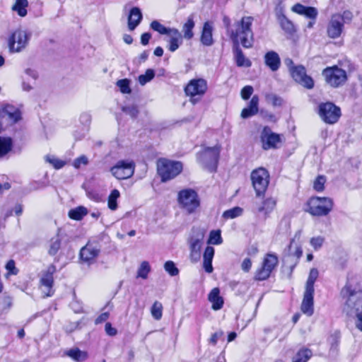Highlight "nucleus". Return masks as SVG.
Returning <instances> with one entry per match:
<instances>
[{
	"label": "nucleus",
	"instance_id": "1",
	"mask_svg": "<svg viewBox=\"0 0 362 362\" xmlns=\"http://www.w3.org/2000/svg\"><path fill=\"white\" fill-rule=\"evenodd\" d=\"M344 300V311L349 317L362 311V285L356 276L349 277L341 291Z\"/></svg>",
	"mask_w": 362,
	"mask_h": 362
},
{
	"label": "nucleus",
	"instance_id": "2",
	"mask_svg": "<svg viewBox=\"0 0 362 362\" xmlns=\"http://www.w3.org/2000/svg\"><path fill=\"white\" fill-rule=\"evenodd\" d=\"M254 18L252 16H243L235 23V28L231 30L230 37L234 44L239 42L245 48H251L254 44V33L252 25Z\"/></svg>",
	"mask_w": 362,
	"mask_h": 362
},
{
	"label": "nucleus",
	"instance_id": "3",
	"mask_svg": "<svg viewBox=\"0 0 362 362\" xmlns=\"http://www.w3.org/2000/svg\"><path fill=\"white\" fill-rule=\"evenodd\" d=\"M333 205L329 197H313L308 201L305 211L314 216H324L332 210Z\"/></svg>",
	"mask_w": 362,
	"mask_h": 362
},
{
	"label": "nucleus",
	"instance_id": "4",
	"mask_svg": "<svg viewBox=\"0 0 362 362\" xmlns=\"http://www.w3.org/2000/svg\"><path fill=\"white\" fill-rule=\"evenodd\" d=\"M208 89L207 81L202 78L191 79L184 88L185 95L189 98V102L195 105L205 95Z\"/></svg>",
	"mask_w": 362,
	"mask_h": 362
},
{
	"label": "nucleus",
	"instance_id": "5",
	"mask_svg": "<svg viewBox=\"0 0 362 362\" xmlns=\"http://www.w3.org/2000/svg\"><path fill=\"white\" fill-rule=\"evenodd\" d=\"M157 170L163 182L173 179L182 170V164L179 161H173L165 158L159 159Z\"/></svg>",
	"mask_w": 362,
	"mask_h": 362
},
{
	"label": "nucleus",
	"instance_id": "6",
	"mask_svg": "<svg viewBox=\"0 0 362 362\" xmlns=\"http://www.w3.org/2000/svg\"><path fill=\"white\" fill-rule=\"evenodd\" d=\"M178 203L188 214H193L200 206L198 194L194 189H185L178 193Z\"/></svg>",
	"mask_w": 362,
	"mask_h": 362
},
{
	"label": "nucleus",
	"instance_id": "7",
	"mask_svg": "<svg viewBox=\"0 0 362 362\" xmlns=\"http://www.w3.org/2000/svg\"><path fill=\"white\" fill-rule=\"evenodd\" d=\"M221 147L215 146L208 147L197 154V160L202 166L210 171H214L217 167Z\"/></svg>",
	"mask_w": 362,
	"mask_h": 362
},
{
	"label": "nucleus",
	"instance_id": "8",
	"mask_svg": "<svg viewBox=\"0 0 362 362\" xmlns=\"http://www.w3.org/2000/svg\"><path fill=\"white\" fill-rule=\"evenodd\" d=\"M30 34L25 30L18 29L8 38V47L11 52H21L28 45Z\"/></svg>",
	"mask_w": 362,
	"mask_h": 362
},
{
	"label": "nucleus",
	"instance_id": "9",
	"mask_svg": "<svg viewBox=\"0 0 362 362\" xmlns=\"http://www.w3.org/2000/svg\"><path fill=\"white\" fill-rule=\"evenodd\" d=\"M251 180L256 195H263L269 183V174L264 168H257L251 173Z\"/></svg>",
	"mask_w": 362,
	"mask_h": 362
},
{
	"label": "nucleus",
	"instance_id": "10",
	"mask_svg": "<svg viewBox=\"0 0 362 362\" xmlns=\"http://www.w3.org/2000/svg\"><path fill=\"white\" fill-rule=\"evenodd\" d=\"M318 114L323 122L329 124L337 122L341 115L340 108L330 102L320 104Z\"/></svg>",
	"mask_w": 362,
	"mask_h": 362
},
{
	"label": "nucleus",
	"instance_id": "11",
	"mask_svg": "<svg viewBox=\"0 0 362 362\" xmlns=\"http://www.w3.org/2000/svg\"><path fill=\"white\" fill-rule=\"evenodd\" d=\"M325 81L332 87L337 88L343 85L346 79V72L337 66L327 67L322 71Z\"/></svg>",
	"mask_w": 362,
	"mask_h": 362
},
{
	"label": "nucleus",
	"instance_id": "12",
	"mask_svg": "<svg viewBox=\"0 0 362 362\" xmlns=\"http://www.w3.org/2000/svg\"><path fill=\"white\" fill-rule=\"evenodd\" d=\"M135 164L132 160H119L110 168L112 175L118 180L131 177L134 173Z\"/></svg>",
	"mask_w": 362,
	"mask_h": 362
},
{
	"label": "nucleus",
	"instance_id": "13",
	"mask_svg": "<svg viewBox=\"0 0 362 362\" xmlns=\"http://www.w3.org/2000/svg\"><path fill=\"white\" fill-rule=\"evenodd\" d=\"M278 257L274 254H267L264 258L261 268L255 272V279L258 281H263L269 278L272 270L278 264Z\"/></svg>",
	"mask_w": 362,
	"mask_h": 362
},
{
	"label": "nucleus",
	"instance_id": "14",
	"mask_svg": "<svg viewBox=\"0 0 362 362\" xmlns=\"http://www.w3.org/2000/svg\"><path fill=\"white\" fill-rule=\"evenodd\" d=\"M260 141L264 150L276 148L281 143V136L273 132L269 127H264L260 134Z\"/></svg>",
	"mask_w": 362,
	"mask_h": 362
},
{
	"label": "nucleus",
	"instance_id": "15",
	"mask_svg": "<svg viewBox=\"0 0 362 362\" xmlns=\"http://www.w3.org/2000/svg\"><path fill=\"white\" fill-rule=\"evenodd\" d=\"M56 267L54 264H50L46 269L42 272L40 278V286L45 297L52 296L54 294L53 284L54 278L53 274L56 272Z\"/></svg>",
	"mask_w": 362,
	"mask_h": 362
},
{
	"label": "nucleus",
	"instance_id": "16",
	"mask_svg": "<svg viewBox=\"0 0 362 362\" xmlns=\"http://www.w3.org/2000/svg\"><path fill=\"white\" fill-rule=\"evenodd\" d=\"M293 78L303 87L311 89L314 86L313 78L306 74L305 69L301 65L293 66L290 69Z\"/></svg>",
	"mask_w": 362,
	"mask_h": 362
},
{
	"label": "nucleus",
	"instance_id": "17",
	"mask_svg": "<svg viewBox=\"0 0 362 362\" xmlns=\"http://www.w3.org/2000/svg\"><path fill=\"white\" fill-rule=\"evenodd\" d=\"M343 29V16L339 13L332 15L327 28V35L333 39L337 38L341 35Z\"/></svg>",
	"mask_w": 362,
	"mask_h": 362
},
{
	"label": "nucleus",
	"instance_id": "18",
	"mask_svg": "<svg viewBox=\"0 0 362 362\" xmlns=\"http://www.w3.org/2000/svg\"><path fill=\"white\" fill-rule=\"evenodd\" d=\"M100 253L97 244L88 243L80 251L81 259L88 264H93Z\"/></svg>",
	"mask_w": 362,
	"mask_h": 362
},
{
	"label": "nucleus",
	"instance_id": "19",
	"mask_svg": "<svg viewBox=\"0 0 362 362\" xmlns=\"http://www.w3.org/2000/svg\"><path fill=\"white\" fill-rule=\"evenodd\" d=\"M276 206V200L273 197H267L261 202H255L254 211L263 214L264 218L269 217Z\"/></svg>",
	"mask_w": 362,
	"mask_h": 362
},
{
	"label": "nucleus",
	"instance_id": "20",
	"mask_svg": "<svg viewBox=\"0 0 362 362\" xmlns=\"http://www.w3.org/2000/svg\"><path fill=\"white\" fill-rule=\"evenodd\" d=\"M0 116L10 124H15L21 119L20 110L11 105H6L0 110Z\"/></svg>",
	"mask_w": 362,
	"mask_h": 362
},
{
	"label": "nucleus",
	"instance_id": "21",
	"mask_svg": "<svg viewBox=\"0 0 362 362\" xmlns=\"http://www.w3.org/2000/svg\"><path fill=\"white\" fill-rule=\"evenodd\" d=\"M204 233L201 230H197L194 235L189 239V246L192 255L199 256L200 250L202 248Z\"/></svg>",
	"mask_w": 362,
	"mask_h": 362
},
{
	"label": "nucleus",
	"instance_id": "22",
	"mask_svg": "<svg viewBox=\"0 0 362 362\" xmlns=\"http://www.w3.org/2000/svg\"><path fill=\"white\" fill-rule=\"evenodd\" d=\"M170 39L168 40V50L173 52L176 51L182 44V35L181 33L176 28H173L168 34Z\"/></svg>",
	"mask_w": 362,
	"mask_h": 362
},
{
	"label": "nucleus",
	"instance_id": "23",
	"mask_svg": "<svg viewBox=\"0 0 362 362\" xmlns=\"http://www.w3.org/2000/svg\"><path fill=\"white\" fill-rule=\"evenodd\" d=\"M313 294L314 291L305 290L301 310L308 316H311L313 314Z\"/></svg>",
	"mask_w": 362,
	"mask_h": 362
},
{
	"label": "nucleus",
	"instance_id": "24",
	"mask_svg": "<svg viewBox=\"0 0 362 362\" xmlns=\"http://www.w3.org/2000/svg\"><path fill=\"white\" fill-rule=\"evenodd\" d=\"M292 11L307 18L315 20L317 16V10L315 7L305 6L300 4H296L292 7Z\"/></svg>",
	"mask_w": 362,
	"mask_h": 362
},
{
	"label": "nucleus",
	"instance_id": "25",
	"mask_svg": "<svg viewBox=\"0 0 362 362\" xmlns=\"http://www.w3.org/2000/svg\"><path fill=\"white\" fill-rule=\"evenodd\" d=\"M259 98L257 95H253L250 100L248 106L244 108L240 114L243 119H247L255 115L258 112Z\"/></svg>",
	"mask_w": 362,
	"mask_h": 362
},
{
	"label": "nucleus",
	"instance_id": "26",
	"mask_svg": "<svg viewBox=\"0 0 362 362\" xmlns=\"http://www.w3.org/2000/svg\"><path fill=\"white\" fill-rule=\"evenodd\" d=\"M265 64L273 71L279 69L281 59L279 54L274 51H269L264 55Z\"/></svg>",
	"mask_w": 362,
	"mask_h": 362
},
{
	"label": "nucleus",
	"instance_id": "27",
	"mask_svg": "<svg viewBox=\"0 0 362 362\" xmlns=\"http://www.w3.org/2000/svg\"><path fill=\"white\" fill-rule=\"evenodd\" d=\"M142 19V13L139 8L134 7L130 10L128 17V28L134 30L140 23Z\"/></svg>",
	"mask_w": 362,
	"mask_h": 362
},
{
	"label": "nucleus",
	"instance_id": "28",
	"mask_svg": "<svg viewBox=\"0 0 362 362\" xmlns=\"http://www.w3.org/2000/svg\"><path fill=\"white\" fill-rule=\"evenodd\" d=\"M213 25L212 23L207 21L203 25V29L201 35V42L205 46H211L214 43L213 40Z\"/></svg>",
	"mask_w": 362,
	"mask_h": 362
},
{
	"label": "nucleus",
	"instance_id": "29",
	"mask_svg": "<svg viewBox=\"0 0 362 362\" xmlns=\"http://www.w3.org/2000/svg\"><path fill=\"white\" fill-rule=\"evenodd\" d=\"M208 300L211 303V308L214 310H218L223 305V299L220 296V290L218 288H214L208 296Z\"/></svg>",
	"mask_w": 362,
	"mask_h": 362
},
{
	"label": "nucleus",
	"instance_id": "30",
	"mask_svg": "<svg viewBox=\"0 0 362 362\" xmlns=\"http://www.w3.org/2000/svg\"><path fill=\"white\" fill-rule=\"evenodd\" d=\"M63 356L69 357L75 362L85 361L88 357L86 351H81L77 347L64 351Z\"/></svg>",
	"mask_w": 362,
	"mask_h": 362
},
{
	"label": "nucleus",
	"instance_id": "31",
	"mask_svg": "<svg viewBox=\"0 0 362 362\" xmlns=\"http://www.w3.org/2000/svg\"><path fill=\"white\" fill-rule=\"evenodd\" d=\"M214 256V248L211 246H207L203 255V266L207 273L213 272L212 259Z\"/></svg>",
	"mask_w": 362,
	"mask_h": 362
},
{
	"label": "nucleus",
	"instance_id": "32",
	"mask_svg": "<svg viewBox=\"0 0 362 362\" xmlns=\"http://www.w3.org/2000/svg\"><path fill=\"white\" fill-rule=\"evenodd\" d=\"M195 23L192 17H189L187 21L182 26V31L183 33L182 37L190 40L194 36L193 28H194Z\"/></svg>",
	"mask_w": 362,
	"mask_h": 362
},
{
	"label": "nucleus",
	"instance_id": "33",
	"mask_svg": "<svg viewBox=\"0 0 362 362\" xmlns=\"http://www.w3.org/2000/svg\"><path fill=\"white\" fill-rule=\"evenodd\" d=\"M87 214H88V209L83 206H78V207L71 209L69 211V217L73 220L80 221Z\"/></svg>",
	"mask_w": 362,
	"mask_h": 362
},
{
	"label": "nucleus",
	"instance_id": "34",
	"mask_svg": "<svg viewBox=\"0 0 362 362\" xmlns=\"http://www.w3.org/2000/svg\"><path fill=\"white\" fill-rule=\"evenodd\" d=\"M62 238L59 234L52 238L49 242L48 253L50 255H55L61 247Z\"/></svg>",
	"mask_w": 362,
	"mask_h": 362
},
{
	"label": "nucleus",
	"instance_id": "35",
	"mask_svg": "<svg viewBox=\"0 0 362 362\" xmlns=\"http://www.w3.org/2000/svg\"><path fill=\"white\" fill-rule=\"evenodd\" d=\"M28 6V0H16V3L12 7V9L16 11L20 16L24 17L27 15Z\"/></svg>",
	"mask_w": 362,
	"mask_h": 362
},
{
	"label": "nucleus",
	"instance_id": "36",
	"mask_svg": "<svg viewBox=\"0 0 362 362\" xmlns=\"http://www.w3.org/2000/svg\"><path fill=\"white\" fill-rule=\"evenodd\" d=\"M12 147V140L10 137L0 136V157L7 154Z\"/></svg>",
	"mask_w": 362,
	"mask_h": 362
},
{
	"label": "nucleus",
	"instance_id": "37",
	"mask_svg": "<svg viewBox=\"0 0 362 362\" xmlns=\"http://www.w3.org/2000/svg\"><path fill=\"white\" fill-rule=\"evenodd\" d=\"M318 275L319 272L316 268L310 269L305 285V291H314V284L317 279Z\"/></svg>",
	"mask_w": 362,
	"mask_h": 362
},
{
	"label": "nucleus",
	"instance_id": "38",
	"mask_svg": "<svg viewBox=\"0 0 362 362\" xmlns=\"http://www.w3.org/2000/svg\"><path fill=\"white\" fill-rule=\"evenodd\" d=\"M312 356V351L309 349H302L296 354L293 362H307Z\"/></svg>",
	"mask_w": 362,
	"mask_h": 362
},
{
	"label": "nucleus",
	"instance_id": "39",
	"mask_svg": "<svg viewBox=\"0 0 362 362\" xmlns=\"http://www.w3.org/2000/svg\"><path fill=\"white\" fill-rule=\"evenodd\" d=\"M119 196L120 193L119 190L115 189L111 191L107 200V206L110 210L115 211L117 209V200Z\"/></svg>",
	"mask_w": 362,
	"mask_h": 362
},
{
	"label": "nucleus",
	"instance_id": "40",
	"mask_svg": "<svg viewBox=\"0 0 362 362\" xmlns=\"http://www.w3.org/2000/svg\"><path fill=\"white\" fill-rule=\"evenodd\" d=\"M235 59L238 66L249 67L251 66V62L245 58L242 50L239 48H237L235 51Z\"/></svg>",
	"mask_w": 362,
	"mask_h": 362
},
{
	"label": "nucleus",
	"instance_id": "41",
	"mask_svg": "<svg viewBox=\"0 0 362 362\" xmlns=\"http://www.w3.org/2000/svg\"><path fill=\"white\" fill-rule=\"evenodd\" d=\"M150 27L152 30L159 33L161 35H168L173 29L171 28H166L158 21H153L151 23Z\"/></svg>",
	"mask_w": 362,
	"mask_h": 362
},
{
	"label": "nucleus",
	"instance_id": "42",
	"mask_svg": "<svg viewBox=\"0 0 362 362\" xmlns=\"http://www.w3.org/2000/svg\"><path fill=\"white\" fill-rule=\"evenodd\" d=\"M151 313L155 320H160L163 315L162 304L158 301L154 302L151 309Z\"/></svg>",
	"mask_w": 362,
	"mask_h": 362
},
{
	"label": "nucleus",
	"instance_id": "43",
	"mask_svg": "<svg viewBox=\"0 0 362 362\" xmlns=\"http://www.w3.org/2000/svg\"><path fill=\"white\" fill-rule=\"evenodd\" d=\"M151 270L150 265L148 262L144 261L141 262L140 267L137 270V278H142L146 279L148 277V274Z\"/></svg>",
	"mask_w": 362,
	"mask_h": 362
},
{
	"label": "nucleus",
	"instance_id": "44",
	"mask_svg": "<svg viewBox=\"0 0 362 362\" xmlns=\"http://www.w3.org/2000/svg\"><path fill=\"white\" fill-rule=\"evenodd\" d=\"M340 337L341 336L339 332H335L330 336L329 339L330 344V351L337 352L340 341Z\"/></svg>",
	"mask_w": 362,
	"mask_h": 362
},
{
	"label": "nucleus",
	"instance_id": "45",
	"mask_svg": "<svg viewBox=\"0 0 362 362\" xmlns=\"http://www.w3.org/2000/svg\"><path fill=\"white\" fill-rule=\"evenodd\" d=\"M243 213V209L238 206L226 210L223 214V217L226 219H232L240 216Z\"/></svg>",
	"mask_w": 362,
	"mask_h": 362
},
{
	"label": "nucleus",
	"instance_id": "46",
	"mask_svg": "<svg viewBox=\"0 0 362 362\" xmlns=\"http://www.w3.org/2000/svg\"><path fill=\"white\" fill-rule=\"evenodd\" d=\"M223 242V239L221 235V230H211L209 233V238L207 241L208 244L212 245H220Z\"/></svg>",
	"mask_w": 362,
	"mask_h": 362
},
{
	"label": "nucleus",
	"instance_id": "47",
	"mask_svg": "<svg viewBox=\"0 0 362 362\" xmlns=\"http://www.w3.org/2000/svg\"><path fill=\"white\" fill-rule=\"evenodd\" d=\"M130 81L127 78L118 80L116 83L117 86L122 93H130L132 90L129 86Z\"/></svg>",
	"mask_w": 362,
	"mask_h": 362
},
{
	"label": "nucleus",
	"instance_id": "48",
	"mask_svg": "<svg viewBox=\"0 0 362 362\" xmlns=\"http://www.w3.org/2000/svg\"><path fill=\"white\" fill-rule=\"evenodd\" d=\"M154 76L155 73L153 69H147L144 74H141L139 76V82L141 85L144 86L151 81Z\"/></svg>",
	"mask_w": 362,
	"mask_h": 362
},
{
	"label": "nucleus",
	"instance_id": "49",
	"mask_svg": "<svg viewBox=\"0 0 362 362\" xmlns=\"http://www.w3.org/2000/svg\"><path fill=\"white\" fill-rule=\"evenodd\" d=\"M325 238L323 236L318 235L313 237L310 240V244L315 250H319L323 245Z\"/></svg>",
	"mask_w": 362,
	"mask_h": 362
},
{
	"label": "nucleus",
	"instance_id": "50",
	"mask_svg": "<svg viewBox=\"0 0 362 362\" xmlns=\"http://www.w3.org/2000/svg\"><path fill=\"white\" fill-rule=\"evenodd\" d=\"M164 269L170 276H175L179 274V269L176 267L175 264L173 261H167L164 264Z\"/></svg>",
	"mask_w": 362,
	"mask_h": 362
},
{
	"label": "nucleus",
	"instance_id": "51",
	"mask_svg": "<svg viewBox=\"0 0 362 362\" xmlns=\"http://www.w3.org/2000/svg\"><path fill=\"white\" fill-rule=\"evenodd\" d=\"M326 182V179L325 176L319 175L313 183V188L317 192H322L325 188V183Z\"/></svg>",
	"mask_w": 362,
	"mask_h": 362
},
{
	"label": "nucleus",
	"instance_id": "52",
	"mask_svg": "<svg viewBox=\"0 0 362 362\" xmlns=\"http://www.w3.org/2000/svg\"><path fill=\"white\" fill-rule=\"evenodd\" d=\"M281 26L288 33L291 34L295 31L293 23L285 17L281 20Z\"/></svg>",
	"mask_w": 362,
	"mask_h": 362
},
{
	"label": "nucleus",
	"instance_id": "53",
	"mask_svg": "<svg viewBox=\"0 0 362 362\" xmlns=\"http://www.w3.org/2000/svg\"><path fill=\"white\" fill-rule=\"evenodd\" d=\"M45 159L46 161L52 164L56 169H60L65 165L64 161L59 160L54 156H46Z\"/></svg>",
	"mask_w": 362,
	"mask_h": 362
},
{
	"label": "nucleus",
	"instance_id": "54",
	"mask_svg": "<svg viewBox=\"0 0 362 362\" xmlns=\"http://www.w3.org/2000/svg\"><path fill=\"white\" fill-rule=\"evenodd\" d=\"M122 111L126 114L130 115L132 117H135L139 113V110L135 105L125 106L122 107Z\"/></svg>",
	"mask_w": 362,
	"mask_h": 362
},
{
	"label": "nucleus",
	"instance_id": "55",
	"mask_svg": "<svg viewBox=\"0 0 362 362\" xmlns=\"http://www.w3.org/2000/svg\"><path fill=\"white\" fill-rule=\"evenodd\" d=\"M253 93V88L251 86H246L241 90V97L243 100H247Z\"/></svg>",
	"mask_w": 362,
	"mask_h": 362
},
{
	"label": "nucleus",
	"instance_id": "56",
	"mask_svg": "<svg viewBox=\"0 0 362 362\" xmlns=\"http://www.w3.org/2000/svg\"><path fill=\"white\" fill-rule=\"evenodd\" d=\"M88 163V158L86 156H81L80 157L76 158L74 161V168L78 169L81 165H87Z\"/></svg>",
	"mask_w": 362,
	"mask_h": 362
},
{
	"label": "nucleus",
	"instance_id": "57",
	"mask_svg": "<svg viewBox=\"0 0 362 362\" xmlns=\"http://www.w3.org/2000/svg\"><path fill=\"white\" fill-rule=\"evenodd\" d=\"M354 319V325L357 329L362 332V311L352 316Z\"/></svg>",
	"mask_w": 362,
	"mask_h": 362
},
{
	"label": "nucleus",
	"instance_id": "58",
	"mask_svg": "<svg viewBox=\"0 0 362 362\" xmlns=\"http://www.w3.org/2000/svg\"><path fill=\"white\" fill-rule=\"evenodd\" d=\"M6 269L11 274H17L18 269L16 268L15 262L13 260H9L6 265Z\"/></svg>",
	"mask_w": 362,
	"mask_h": 362
},
{
	"label": "nucleus",
	"instance_id": "59",
	"mask_svg": "<svg viewBox=\"0 0 362 362\" xmlns=\"http://www.w3.org/2000/svg\"><path fill=\"white\" fill-rule=\"evenodd\" d=\"M252 267V262L250 258H245L241 264V269L245 272H247L250 270Z\"/></svg>",
	"mask_w": 362,
	"mask_h": 362
},
{
	"label": "nucleus",
	"instance_id": "60",
	"mask_svg": "<svg viewBox=\"0 0 362 362\" xmlns=\"http://www.w3.org/2000/svg\"><path fill=\"white\" fill-rule=\"evenodd\" d=\"M105 329L109 336H115L117 334V329L112 327V325L110 322H107L105 326Z\"/></svg>",
	"mask_w": 362,
	"mask_h": 362
},
{
	"label": "nucleus",
	"instance_id": "61",
	"mask_svg": "<svg viewBox=\"0 0 362 362\" xmlns=\"http://www.w3.org/2000/svg\"><path fill=\"white\" fill-rule=\"evenodd\" d=\"M223 335L222 332H216L214 333L211 338L209 339V343L212 345H216L217 344L218 339Z\"/></svg>",
	"mask_w": 362,
	"mask_h": 362
},
{
	"label": "nucleus",
	"instance_id": "62",
	"mask_svg": "<svg viewBox=\"0 0 362 362\" xmlns=\"http://www.w3.org/2000/svg\"><path fill=\"white\" fill-rule=\"evenodd\" d=\"M151 37V35L149 33H144L141 36V43L143 45H146L148 44L149 40Z\"/></svg>",
	"mask_w": 362,
	"mask_h": 362
},
{
	"label": "nucleus",
	"instance_id": "63",
	"mask_svg": "<svg viewBox=\"0 0 362 362\" xmlns=\"http://www.w3.org/2000/svg\"><path fill=\"white\" fill-rule=\"evenodd\" d=\"M109 317V313L105 312L100 315L95 320V324H100L103 322L106 321Z\"/></svg>",
	"mask_w": 362,
	"mask_h": 362
},
{
	"label": "nucleus",
	"instance_id": "64",
	"mask_svg": "<svg viewBox=\"0 0 362 362\" xmlns=\"http://www.w3.org/2000/svg\"><path fill=\"white\" fill-rule=\"evenodd\" d=\"M269 98L272 101L274 105H279L281 103V99L276 95H271Z\"/></svg>",
	"mask_w": 362,
	"mask_h": 362
}]
</instances>
